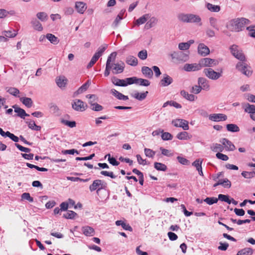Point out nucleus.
<instances>
[{"label": "nucleus", "mask_w": 255, "mask_h": 255, "mask_svg": "<svg viewBox=\"0 0 255 255\" xmlns=\"http://www.w3.org/2000/svg\"><path fill=\"white\" fill-rule=\"evenodd\" d=\"M230 49L232 55L241 61L237 64L236 68L244 75L247 76H251L252 73L250 70L251 67L244 62L246 58L242 51L238 48L237 45H232Z\"/></svg>", "instance_id": "1"}, {"label": "nucleus", "mask_w": 255, "mask_h": 255, "mask_svg": "<svg viewBox=\"0 0 255 255\" xmlns=\"http://www.w3.org/2000/svg\"><path fill=\"white\" fill-rule=\"evenodd\" d=\"M249 20L245 18H237L231 20L227 24V28L232 31L238 32L242 30Z\"/></svg>", "instance_id": "2"}, {"label": "nucleus", "mask_w": 255, "mask_h": 255, "mask_svg": "<svg viewBox=\"0 0 255 255\" xmlns=\"http://www.w3.org/2000/svg\"><path fill=\"white\" fill-rule=\"evenodd\" d=\"M170 56L174 62L183 63L189 59L188 54L182 51H174L170 54Z\"/></svg>", "instance_id": "3"}, {"label": "nucleus", "mask_w": 255, "mask_h": 255, "mask_svg": "<svg viewBox=\"0 0 255 255\" xmlns=\"http://www.w3.org/2000/svg\"><path fill=\"white\" fill-rule=\"evenodd\" d=\"M203 72L205 75L209 79L212 80H217L222 76V70L220 72H217L215 71L211 68H205L204 69Z\"/></svg>", "instance_id": "4"}, {"label": "nucleus", "mask_w": 255, "mask_h": 255, "mask_svg": "<svg viewBox=\"0 0 255 255\" xmlns=\"http://www.w3.org/2000/svg\"><path fill=\"white\" fill-rule=\"evenodd\" d=\"M126 81L128 82L129 85L132 84H138L140 86H148L150 82L146 79L142 78H137L136 77L126 78Z\"/></svg>", "instance_id": "5"}, {"label": "nucleus", "mask_w": 255, "mask_h": 255, "mask_svg": "<svg viewBox=\"0 0 255 255\" xmlns=\"http://www.w3.org/2000/svg\"><path fill=\"white\" fill-rule=\"evenodd\" d=\"M107 186L106 183H104L102 180L97 179L93 182V183L89 186L90 191L93 192L97 190V192L101 189H105Z\"/></svg>", "instance_id": "6"}, {"label": "nucleus", "mask_w": 255, "mask_h": 255, "mask_svg": "<svg viewBox=\"0 0 255 255\" xmlns=\"http://www.w3.org/2000/svg\"><path fill=\"white\" fill-rule=\"evenodd\" d=\"M199 64L201 69L202 67H210L215 66L218 64V62L215 59H213L209 58H204L200 59V60L199 61Z\"/></svg>", "instance_id": "7"}, {"label": "nucleus", "mask_w": 255, "mask_h": 255, "mask_svg": "<svg viewBox=\"0 0 255 255\" xmlns=\"http://www.w3.org/2000/svg\"><path fill=\"white\" fill-rule=\"evenodd\" d=\"M172 124L175 127L182 128L184 130L189 129L188 122L183 119H175L172 121Z\"/></svg>", "instance_id": "8"}, {"label": "nucleus", "mask_w": 255, "mask_h": 255, "mask_svg": "<svg viewBox=\"0 0 255 255\" xmlns=\"http://www.w3.org/2000/svg\"><path fill=\"white\" fill-rule=\"evenodd\" d=\"M227 119V116L223 114H212L209 115V120L213 122L225 121Z\"/></svg>", "instance_id": "9"}, {"label": "nucleus", "mask_w": 255, "mask_h": 255, "mask_svg": "<svg viewBox=\"0 0 255 255\" xmlns=\"http://www.w3.org/2000/svg\"><path fill=\"white\" fill-rule=\"evenodd\" d=\"M72 108L77 111L83 112L85 110V103L79 99L75 100L72 104Z\"/></svg>", "instance_id": "10"}, {"label": "nucleus", "mask_w": 255, "mask_h": 255, "mask_svg": "<svg viewBox=\"0 0 255 255\" xmlns=\"http://www.w3.org/2000/svg\"><path fill=\"white\" fill-rule=\"evenodd\" d=\"M113 65V73L114 74H118L122 73L125 69V64L122 62L121 63H111Z\"/></svg>", "instance_id": "11"}, {"label": "nucleus", "mask_w": 255, "mask_h": 255, "mask_svg": "<svg viewBox=\"0 0 255 255\" xmlns=\"http://www.w3.org/2000/svg\"><path fill=\"white\" fill-rule=\"evenodd\" d=\"M173 82V79L166 74L163 75V78L160 81V85L162 87H166Z\"/></svg>", "instance_id": "12"}, {"label": "nucleus", "mask_w": 255, "mask_h": 255, "mask_svg": "<svg viewBox=\"0 0 255 255\" xmlns=\"http://www.w3.org/2000/svg\"><path fill=\"white\" fill-rule=\"evenodd\" d=\"M198 52L200 55L205 56L210 53V50L204 44L200 43L198 47Z\"/></svg>", "instance_id": "13"}, {"label": "nucleus", "mask_w": 255, "mask_h": 255, "mask_svg": "<svg viewBox=\"0 0 255 255\" xmlns=\"http://www.w3.org/2000/svg\"><path fill=\"white\" fill-rule=\"evenodd\" d=\"M199 86L202 88V89L208 91L210 89V85L208 80L203 77H200L198 80Z\"/></svg>", "instance_id": "14"}, {"label": "nucleus", "mask_w": 255, "mask_h": 255, "mask_svg": "<svg viewBox=\"0 0 255 255\" xmlns=\"http://www.w3.org/2000/svg\"><path fill=\"white\" fill-rule=\"evenodd\" d=\"M184 69L186 71H195L201 69L199 63L198 64H186L184 66Z\"/></svg>", "instance_id": "15"}, {"label": "nucleus", "mask_w": 255, "mask_h": 255, "mask_svg": "<svg viewBox=\"0 0 255 255\" xmlns=\"http://www.w3.org/2000/svg\"><path fill=\"white\" fill-rule=\"evenodd\" d=\"M201 18L200 17L196 14L188 13V18L187 23H200V25H202L201 23Z\"/></svg>", "instance_id": "16"}, {"label": "nucleus", "mask_w": 255, "mask_h": 255, "mask_svg": "<svg viewBox=\"0 0 255 255\" xmlns=\"http://www.w3.org/2000/svg\"><path fill=\"white\" fill-rule=\"evenodd\" d=\"M75 7L77 11L80 14H83L87 9L86 4L82 1L76 2Z\"/></svg>", "instance_id": "17"}, {"label": "nucleus", "mask_w": 255, "mask_h": 255, "mask_svg": "<svg viewBox=\"0 0 255 255\" xmlns=\"http://www.w3.org/2000/svg\"><path fill=\"white\" fill-rule=\"evenodd\" d=\"M112 83L116 86L125 87L129 85L128 82L125 79H119L115 77L112 79Z\"/></svg>", "instance_id": "18"}, {"label": "nucleus", "mask_w": 255, "mask_h": 255, "mask_svg": "<svg viewBox=\"0 0 255 255\" xmlns=\"http://www.w3.org/2000/svg\"><path fill=\"white\" fill-rule=\"evenodd\" d=\"M221 142L227 150L233 151L235 149V146L228 139L223 138Z\"/></svg>", "instance_id": "19"}, {"label": "nucleus", "mask_w": 255, "mask_h": 255, "mask_svg": "<svg viewBox=\"0 0 255 255\" xmlns=\"http://www.w3.org/2000/svg\"><path fill=\"white\" fill-rule=\"evenodd\" d=\"M12 108L14 109V112L17 114V116L21 118L24 119V117L29 116V115L26 114L23 109L18 107L16 105L13 106Z\"/></svg>", "instance_id": "20"}, {"label": "nucleus", "mask_w": 255, "mask_h": 255, "mask_svg": "<svg viewBox=\"0 0 255 255\" xmlns=\"http://www.w3.org/2000/svg\"><path fill=\"white\" fill-rule=\"evenodd\" d=\"M141 72L146 78L151 79L153 77V72L151 69L149 68L148 67H142L141 68Z\"/></svg>", "instance_id": "21"}, {"label": "nucleus", "mask_w": 255, "mask_h": 255, "mask_svg": "<svg viewBox=\"0 0 255 255\" xmlns=\"http://www.w3.org/2000/svg\"><path fill=\"white\" fill-rule=\"evenodd\" d=\"M202 162L203 159H198L192 163V165L196 168V169L198 170L199 174L201 176H203V173L201 166Z\"/></svg>", "instance_id": "22"}, {"label": "nucleus", "mask_w": 255, "mask_h": 255, "mask_svg": "<svg viewBox=\"0 0 255 255\" xmlns=\"http://www.w3.org/2000/svg\"><path fill=\"white\" fill-rule=\"evenodd\" d=\"M83 234L86 236H93L95 235L94 229L89 226L83 227L82 229Z\"/></svg>", "instance_id": "23"}, {"label": "nucleus", "mask_w": 255, "mask_h": 255, "mask_svg": "<svg viewBox=\"0 0 255 255\" xmlns=\"http://www.w3.org/2000/svg\"><path fill=\"white\" fill-rule=\"evenodd\" d=\"M126 62L132 66H135L138 64L137 59L133 56L129 55L127 57Z\"/></svg>", "instance_id": "24"}, {"label": "nucleus", "mask_w": 255, "mask_h": 255, "mask_svg": "<svg viewBox=\"0 0 255 255\" xmlns=\"http://www.w3.org/2000/svg\"><path fill=\"white\" fill-rule=\"evenodd\" d=\"M67 79L64 76H60L56 80L57 85L60 88L65 87Z\"/></svg>", "instance_id": "25"}, {"label": "nucleus", "mask_w": 255, "mask_h": 255, "mask_svg": "<svg viewBox=\"0 0 255 255\" xmlns=\"http://www.w3.org/2000/svg\"><path fill=\"white\" fill-rule=\"evenodd\" d=\"M90 81L89 80H88L85 84H84L82 86H81L76 92L74 93V95H77L86 91L90 86Z\"/></svg>", "instance_id": "26"}, {"label": "nucleus", "mask_w": 255, "mask_h": 255, "mask_svg": "<svg viewBox=\"0 0 255 255\" xmlns=\"http://www.w3.org/2000/svg\"><path fill=\"white\" fill-rule=\"evenodd\" d=\"M150 18L149 14H145L138 18L135 22V24L139 25L144 23Z\"/></svg>", "instance_id": "27"}, {"label": "nucleus", "mask_w": 255, "mask_h": 255, "mask_svg": "<svg viewBox=\"0 0 255 255\" xmlns=\"http://www.w3.org/2000/svg\"><path fill=\"white\" fill-rule=\"evenodd\" d=\"M158 19L155 17H152L150 18L149 20L146 23L145 25V28L146 29H149L153 26H154L157 23Z\"/></svg>", "instance_id": "28"}, {"label": "nucleus", "mask_w": 255, "mask_h": 255, "mask_svg": "<svg viewBox=\"0 0 255 255\" xmlns=\"http://www.w3.org/2000/svg\"><path fill=\"white\" fill-rule=\"evenodd\" d=\"M210 148L213 151L218 153L222 152L224 148L223 145L219 143H213L211 145Z\"/></svg>", "instance_id": "29"}, {"label": "nucleus", "mask_w": 255, "mask_h": 255, "mask_svg": "<svg viewBox=\"0 0 255 255\" xmlns=\"http://www.w3.org/2000/svg\"><path fill=\"white\" fill-rule=\"evenodd\" d=\"M112 93L113 95H114L115 97H116L119 100H123L124 101H126L128 99V98L127 96H125L120 92H118L115 89H112L111 90Z\"/></svg>", "instance_id": "30"}, {"label": "nucleus", "mask_w": 255, "mask_h": 255, "mask_svg": "<svg viewBox=\"0 0 255 255\" xmlns=\"http://www.w3.org/2000/svg\"><path fill=\"white\" fill-rule=\"evenodd\" d=\"M254 251L251 248H246L239 251L237 255H252Z\"/></svg>", "instance_id": "31"}, {"label": "nucleus", "mask_w": 255, "mask_h": 255, "mask_svg": "<svg viewBox=\"0 0 255 255\" xmlns=\"http://www.w3.org/2000/svg\"><path fill=\"white\" fill-rule=\"evenodd\" d=\"M46 38L52 44H57L59 40L54 35L51 33H48L46 35Z\"/></svg>", "instance_id": "32"}, {"label": "nucleus", "mask_w": 255, "mask_h": 255, "mask_svg": "<svg viewBox=\"0 0 255 255\" xmlns=\"http://www.w3.org/2000/svg\"><path fill=\"white\" fill-rule=\"evenodd\" d=\"M180 94L182 96L189 101H194L195 99L194 95L190 94L184 90L181 91Z\"/></svg>", "instance_id": "33"}, {"label": "nucleus", "mask_w": 255, "mask_h": 255, "mask_svg": "<svg viewBox=\"0 0 255 255\" xmlns=\"http://www.w3.org/2000/svg\"><path fill=\"white\" fill-rule=\"evenodd\" d=\"M20 101L27 108H30L32 106L33 102L30 98L22 97L20 99Z\"/></svg>", "instance_id": "34"}, {"label": "nucleus", "mask_w": 255, "mask_h": 255, "mask_svg": "<svg viewBox=\"0 0 255 255\" xmlns=\"http://www.w3.org/2000/svg\"><path fill=\"white\" fill-rule=\"evenodd\" d=\"M116 225L117 226H121L122 228L129 231H132V228L128 225L125 223L124 221L122 220H118L116 222Z\"/></svg>", "instance_id": "35"}, {"label": "nucleus", "mask_w": 255, "mask_h": 255, "mask_svg": "<svg viewBox=\"0 0 255 255\" xmlns=\"http://www.w3.org/2000/svg\"><path fill=\"white\" fill-rule=\"evenodd\" d=\"M206 7L211 12H219L221 9L219 5H213L210 3L206 4Z\"/></svg>", "instance_id": "36"}, {"label": "nucleus", "mask_w": 255, "mask_h": 255, "mask_svg": "<svg viewBox=\"0 0 255 255\" xmlns=\"http://www.w3.org/2000/svg\"><path fill=\"white\" fill-rule=\"evenodd\" d=\"M86 97L89 99L88 103L90 105L97 103L98 101V97L96 95L89 94Z\"/></svg>", "instance_id": "37"}, {"label": "nucleus", "mask_w": 255, "mask_h": 255, "mask_svg": "<svg viewBox=\"0 0 255 255\" xmlns=\"http://www.w3.org/2000/svg\"><path fill=\"white\" fill-rule=\"evenodd\" d=\"M26 123L28 125V128L32 130L38 131L41 129V127L37 126L33 121L26 122Z\"/></svg>", "instance_id": "38"}, {"label": "nucleus", "mask_w": 255, "mask_h": 255, "mask_svg": "<svg viewBox=\"0 0 255 255\" xmlns=\"http://www.w3.org/2000/svg\"><path fill=\"white\" fill-rule=\"evenodd\" d=\"M227 129L229 131L238 132L239 131L240 128L238 126L235 124H230L226 126Z\"/></svg>", "instance_id": "39"}, {"label": "nucleus", "mask_w": 255, "mask_h": 255, "mask_svg": "<svg viewBox=\"0 0 255 255\" xmlns=\"http://www.w3.org/2000/svg\"><path fill=\"white\" fill-rule=\"evenodd\" d=\"M244 108H245V111L247 113H248L250 114H253V113H255V105L247 104L244 106Z\"/></svg>", "instance_id": "40"}, {"label": "nucleus", "mask_w": 255, "mask_h": 255, "mask_svg": "<svg viewBox=\"0 0 255 255\" xmlns=\"http://www.w3.org/2000/svg\"><path fill=\"white\" fill-rule=\"evenodd\" d=\"M154 166L156 170L159 171H165L167 170V166L166 165L160 162H155Z\"/></svg>", "instance_id": "41"}, {"label": "nucleus", "mask_w": 255, "mask_h": 255, "mask_svg": "<svg viewBox=\"0 0 255 255\" xmlns=\"http://www.w3.org/2000/svg\"><path fill=\"white\" fill-rule=\"evenodd\" d=\"M31 23L34 28V29L38 30L39 31H41L43 29V27L41 24L40 23L39 21L36 19L33 20L32 21Z\"/></svg>", "instance_id": "42"}, {"label": "nucleus", "mask_w": 255, "mask_h": 255, "mask_svg": "<svg viewBox=\"0 0 255 255\" xmlns=\"http://www.w3.org/2000/svg\"><path fill=\"white\" fill-rule=\"evenodd\" d=\"M176 137L180 140H187L190 138L188 133L186 131H182L178 133Z\"/></svg>", "instance_id": "43"}, {"label": "nucleus", "mask_w": 255, "mask_h": 255, "mask_svg": "<svg viewBox=\"0 0 255 255\" xmlns=\"http://www.w3.org/2000/svg\"><path fill=\"white\" fill-rule=\"evenodd\" d=\"M148 94V92L146 91L144 93H135L134 95L132 96L136 99L137 100L139 101H142L144 99H145L147 96V95Z\"/></svg>", "instance_id": "44"}, {"label": "nucleus", "mask_w": 255, "mask_h": 255, "mask_svg": "<svg viewBox=\"0 0 255 255\" xmlns=\"http://www.w3.org/2000/svg\"><path fill=\"white\" fill-rule=\"evenodd\" d=\"M107 47V44H105L102 45L100 47H99V48L97 50V51L95 53V54L99 58L102 56L103 52L105 51Z\"/></svg>", "instance_id": "45"}, {"label": "nucleus", "mask_w": 255, "mask_h": 255, "mask_svg": "<svg viewBox=\"0 0 255 255\" xmlns=\"http://www.w3.org/2000/svg\"><path fill=\"white\" fill-rule=\"evenodd\" d=\"M188 18V13H180L177 15L178 19L182 22L187 23Z\"/></svg>", "instance_id": "46"}, {"label": "nucleus", "mask_w": 255, "mask_h": 255, "mask_svg": "<svg viewBox=\"0 0 255 255\" xmlns=\"http://www.w3.org/2000/svg\"><path fill=\"white\" fill-rule=\"evenodd\" d=\"M61 123L71 128H74L76 126V123L75 121H69L64 119H61Z\"/></svg>", "instance_id": "47"}, {"label": "nucleus", "mask_w": 255, "mask_h": 255, "mask_svg": "<svg viewBox=\"0 0 255 255\" xmlns=\"http://www.w3.org/2000/svg\"><path fill=\"white\" fill-rule=\"evenodd\" d=\"M217 199L218 200H219L222 201H224L225 202H227L229 204H230L231 203V200L229 199L228 195L219 194L218 195V198Z\"/></svg>", "instance_id": "48"}, {"label": "nucleus", "mask_w": 255, "mask_h": 255, "mask_svg": "<svg viewBox=\"0 0 255 255\" xmlns=\"http://www.w3.org/2000/svg\"><path fill=\"white\" fill-rule=\"evenodd\" d=\"M36 16L37 17L42 21H46L48 18L47 14L44 12H38Z\"/></svg>", "instance_id": "49"}, {"label": "nucleus", "mask_w": 255, "mask_h": 255, "mask_svg": "<svg viewBox=\"0 0 255 255\" xmlns=\"http://www.w3.org/2000/svg\"><path fill=\"white\" fill-rule=\"evenodd\" d=\"M209 22L210 25L215 28V29H217V30H219V27L217 25V20L214 17H211L209 18Z\"/></svg>", "instance_id": "50"}, {"label": "nucleus", "mask_w": 255, "mask_h": 255, "mask_svg": "<svg viewBox=\"0 0 255 255\" xmlns=\"http://www.w3.org/2000/svg\"><path fill=\"white\" fill-rule=\"evenodd\" d=\"M204 201L208 205H212L214 203H216L218 202V199L216 197H207L204 200Z\"/></svg>", "instance_id": "51"}, {"label": "nucleus", "mask_w": 255, "mask_h": 255, "mask_svg": "<svg viewBox=\"0 0 255 255\" xmlns=\"http://www.w3.org/2000/svg\"><path fill=\"white\" fill-rule=\"evenodd\" d=\"M90 108L92 110L96 112L101 111L103 110V107L97 103L90 105Z\"/></svg>", "instance_id": "52"}, {"label": "nucleus", "mask_w": 255, "mask_h": 255, "mask_svg": "<svg viewBox=\"0 0 255 255\" xmlns=\"http://www.w3.org/2000/svg\"><path fill=\"white\" fill-rule=\"evenodd\" d=\"M144 151L147 157L153 158L155 155V152L150 148H145Z\"/></svg>", "instance_id": "53"}, {"label": "nucleus", "mask_w": 255, "mask_h": 255, "mask_svg": "<svg viewBox=\"0 0 255 255\" xmlns=\"http://www.w3.org/2000/svg\"><path fill=\"white\" fill-rule=\"evenodd\" d=\"M6 91L10 94L14 96H17V94L19 93V91L16 88L10 87L6 88Z\"/></svg>", "instance_id": "54"}, {"label": "nucleus", "mask_w": 255, "mask_h": 255, "mask_svg": "<svg viewBox=\"0 0 255 255\" xmlns=\"http://www.w3.org/2000/svg\"><path fill=\"white\" fill-rule=\"evenodd\" d=\"M113 68V65L110 64V60L107 61L106 69L104 72V75L106 77L108 76L110 73V70Z\"/></svg>", "instance_id": "55"}, {"label": "nucleus", "mask_w": 255, "mask_h": 255, "mask_svg": "<svg viewBox=\"0 0 255 255\" xmlns=\"http://www.w3.org/2000/svg\"><path fill=\"white\" fill-rule=\"evenodd\" d=\"M137 56L141 60H145L147 57V52L146 50H142L138 52Z\"/></svg>", "instance_id": "56"}, {"label": "nucleus", "mask_w": 255, "mask_h": 255, "mask_svg": "<svg viewBox=\"0 0 255 255\" xmlns=\"http://www.w3.org/2000/svg\"><path fill=\"white\" fill-rule=\"evenodd\" d=\"M161 138L163 140H171L173 136L168 132H162Z\"/></svg>", "instance_id": "57"}, {"label": "nucleus", "mask_w": 255, "mask_h": 255, "mask_svg": "<svg viewBox=\"0 0 255 255\" xmlns=\"http://www.w3.org/2000/svg\"><path fill=\"white\" fill-rule=\"evenodd\" d=\"M77 214L72 211H68L66 214H64L63 217L66 219H73Z\"/></svg>", "instance_id": "58"}, {"label": "nucleus", "mask_w": 255, "mask_h": 255, "mask_svg": "<svg viewBox=\"0 0 255 255\" xmlns=\"http://www.w3.org/2000/svg\"><path fill=\"white\" fill-rule=\"evenodd\" d=\"M99 58L97 55L94 54V56L92 57L91 61H90L89 64L87 65V68L88 69H89L91 67H92L94 65V64L96 62V61L98 60V59Z\"/></svg>", "instance_id": "59"}, {"label": "nucleus", "mask_w": 255, "mask_h": 255, "mask_svg": "<svg viewBox=\"0 0 255 255\" xmlns=\"http://www.w3.org/2000/svg\"><path fill=\"white\" fill-rule=\"evenodd\" d=\"M22 200H26L30 202H33V198L31 197L29 193H24L21 195Z\"/></svg>", "instance_id": "60"}, {"label": "nucleus", "mask_w": 255, "mask_h": 255, "mask_svg": "<svg viewBox=\"0 0 255 255\" xmlns=\"http://www.w3.org/2000/svg\"><path fill=\"white\" fill-rule=\"evenodd\" d=\"M2 34L7 37H14L17 35V32L14 31L13 32L11 31H4Z\"/></svg>", "instance_id": "61"}, {"label": "nucleus", "mask_w": 255, "mask_h": 255, "mask_svg": "<svg viewBox=\"0 0 255 255\" xmlns=\"http://www.w3.org/2000/svg\"><path fill=\"white\" fill-rule=\"evenodd\" d=\"M241 174L246 178H252L254 177L255 173L254 172L243 171Z\"/></svg>", "instance_id": "62"}, {"label": "nucleus", "mask_w": 255, "mask_h": 255, "mask_svg": "<svg viewBox=\"0 0 255 255\" xmlns=\"http://www.w3.org/2000/svg\"><path fill=\"white\" fill-rule=\"evenodd\" d=\"M216 156L217 158L223 161H227L229 159V157L227 155L224 154L220 152L217 153Z\"/></svg>", "instance_id": "63"}, {"label": "nucleus", "mask_w": 255, "mask_h": 255, "mask_svg": "<svg viewBox=\"0 0 255 255\" xmlns=\"http://www.w3.org/2000/svg\"><path fill=\"white\" fill-rule=\"evenodd\" d=\"M202 90V88L200 86L195 85L192 87L191 92L195 94H199Z\"/></svg>", "instance_id": "64"}]
</instances>
